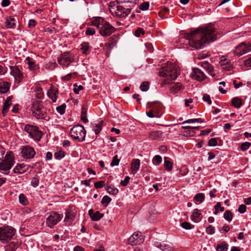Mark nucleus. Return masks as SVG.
Masks as SVG:
<instances>
[{
    "label": "nucleus",
    "mask_w": 251,
    "mask_h": 251,
    "mask_svg": "<svg viewBox=\"0 0 251 251\" xmlns=\"http://www.w3.org/2000/svg\"><path fill=\"white\" fill-rule=\"evenodd\" d=\"M105 185V182L104 181H99L96 182L94 186L96 188L98 189L103 187Z\"/></svg>",
    "instance_id": "13d9d810"
},
{
    "label": "nucleus",
    "mask_w": 251,
    "mask_h": 251,
    "mask_svg": "<svg viewBox=\"0 0 251 251\" xmlns=\"http://www.w3.org/2000/svg\"><path fill=\"white\" fill-rule=\"evenodd\" d=\"M63 218V215H60L57 212H52L47 218L46 224L50 227H53L61 221Z\"/></svg>",
    "instance_id": "9d476101"
},
{
    "label": "nucleus",
    "mask_w": 251,
    "mask_h": 251,
    "mask_svg": "<svg viewBox=\"0 0 251 251\" xmlns=\"http://www.w3.org/2000/svg\"><path fill=\"white\" fill-rule=\"evenodd\" d=\"M17 20L12 17H9L6 19L5 26L7 28H14L15 27Z\"/></svg>",
    "instance_id": "5701e85b"
},
{
    "label": "nucleus",
    "mask_w": 251,
    "mask_h": 251,
    "mask_svg": "<svg viewBox=\"0 0 251 251\" xmlns=\"http://www.w3.org/2000/svg\"><path fill=\"white\" fill-rule=\"evenodd\" d=\"M232 214L229 210H226L224 215V218L228 222L232 220Z\"/></svg>",
    "instance_id": "79ce46f5"
},
{
    "label": "nucleus",
    "mask_w": 251,
    "mask_h": 251,
    "mask_svg": "<svg viewBox=\"0 0 251 251\" xmlns=\"http://www.w3.org/2000/svg\"><path fill=\"white\" fill-rule=\"evenodd\" d=\"M149 138L153 140L160 141L163 139V132L160 130L152 131L149 133Z\"/></svg>",
    "instance_id": "a211bd4d"
},
{
    "label": "nucleus",
    "mask_w": 251,
    "mask_h": 251,
    "mask_svg": "<svg viewBox=\"0 0 251 251\" xmlns=\"http://www.w3.org/2000/svg\"><path fill=\"white\" fill-rule=\"evenodd\" d=\"M182 89V85L179 83H176L172 86L170 88V92L175 94Z\"/></svg>",
    "instance_id": "7c9ffc66"
},
{
    "label": "nucleus",
    "mask_w": 251,
    "mask_h": 251,
    "mask_svg": "<svg viewBox=\"0 0 251 251\" xmlns=\"http://www.w3.org/2000/svg\"><path fill=\"white\" fill-rule=\"evenodd\" d=\"M179 74V70L176 64L168 62L162 67V70L160 72V76L165 77L161 83V86H163L167 84L171 81L175 80Z\"/></svg>",
    "instance_id": "f03ea898"
},
{
    "label": "nucleus",
    "mask_w": 251,
    "mask_h": 251,
    "mask_svg": "<svg viewBox=\"0 0 251 251\" xmlns=\"http://www.w3.org/2000/svg\"><path fill=\"white\" fill-rule=\"evenodd\" d=\"M111 201V199L108 197V196H104L101 200V203L104 205V206H107L108 204Z\"/></svg>",
    "instance_id": "37998d69"
},
{
    "label": "nucleus",
    "mask_w": 251,
    "mask_h": 251,
    "mask_svg": "<svg viewBox=\"0 0 251 251\" xmlns=\"http://www.w3.org/2000/svg\"><path fill=\"white\" fill-rule=\"evenodd\" d=\"M148 108H151L156 118H160L161 116L162 107L161 104L156 101L148 103Z\"/></svg>",
    "instance_id": "4468645a"
},
{
    "label": "nucleus",
    "mask_w": 251,
    "mask_h": 251,
    "mask_svg": "<svg viewBox=\"0 0 251 251\" xmlns=\"http://www.w3.org/2000/svg\"><path fill=\"white\" fill-rule=\"evenodd\" d=\"M130 179V178L129 176H126L124 180L121 181L120 184L123 186H126L128 184Z\"/></svg>",
    "instance_id": "bf43d9fd"
},
{
    "label": "nucleus",
    "mask_w": 251,
    "mask_h": 251,
    "mask_svg": "<svg viewBox=\"0 0 251 251\" xmlns=\"http://www.w3.org/2000/svg\"><path fill=\"white\" fill-rule=\"evenodd\" d=\"M14 162L12 152H7L5 156L4 160L0 162V170L5 171L3 174L7 175L8 174V171L11 168Z\"/></svg>",
    "instance_id": "0eeeda50"
},
{
    "label": "nucleus",
    "mask_w": 251,
    "mask_h": 251,
    "mask_svg": "<svg viewBox=\"0 0 251 251\" xmlns=\"http://www.w3.org/2000/svg\"><path fill=\"white\" fill-rule=\"evenodd\" d=\"M65 104H63L60 106H57L56 107V110L59 113H60L61 115H62L65 113Z\"/></svg>",
    "instance_id": "09e8293b"
},
{
    "label": "nucleus",
    "mask_w": 251,
    "mask_h": 251,
    "mask_svg": "<svg viewBox=\"0 0 251 251\" xmlns=\"http://www.w3.org/2000/svg\"><path fill=\"white\" fill-rule=\"evenodd\" d=\"M107 192L112 195H116L118 193V189L112 186H108L106 188Z\"/></svg>",
    "instance_id": "e433bc0d"
},
{
    "label": "nucleus",
    "mask_w": 251,
    "mask_h": 251,
    "mask_svg": "<svg viewBox=\"0 0 251 251\" xmlns=\"http://www.w3.org/2000/svg\"><path fill=\"white\" fill-rule=\"evenodd\" d=\"M182 227L185 229H190L192 228V226L190 223L184 222L181 224ZM194 226H193V227Z\"/></svg>",
    "instance_id": "680f3d73"
},
{
    "label": "nucleus",
    "mask_w": 251,
    "mask_h": 251,
    "mask_svg": "<svg viewBox=\"0 0 251 251\" xmlns=\"http://www.w3.org/2000/svg\"><path fill=\"white\" fill-rule=\"evenodd\" d=\"M246 211V206L245 205L241 204L239 206L238 211L240 213H244Z\"/></svg>",
    "instance_id": "774afa93"
},
{
    "label": "nucleus",
    "mask_w": 251,
    "mask_h": 251,
    "mask_svg": "<svg viewBox=\"0 0 251 251\" xmlns=\"http://www.w3.org/2000/svg\"><path fill=\"white\" fill-rule=\"evenodd\" d=\"M202 99L204 101L207 102L208 104H211V100L209 95L204 94L203 96Z\"/></svg>",
    "instance_id": "0e129e2a"
},
{
    "label": "nucleus",
    "mask_w": 251,
    "mask_h": 251,
    "mask_svg": "<svg viewBox=\"0 0 251 251\" xmlns=\"http://www.w3.org/2000/svg\"><path fill=\"white\" fill-rule=\"evenodd\" d=\"M81 120L85 123L88 122V120L87 118L86 109L84 107L81 108Z\"/></svg>",
    "instance_id": "f704fd0d"
},
{
    "label": "nucleus",
    "mask_w": 251,
    "mask_h": 251,
    "mask_svg": "<svg viewBox=\"0 0 251 251\" xmlns=\"http://www.w3.org/2000/svg\"><path fill=\"white\" fill-rule=\"evenodd\" d=\"M205 200V195L202 193L196 194L194 197V201L196 204L202 203Z\"/></svg>",
    "instance_id": "bb28decb"
},
{
    "label": "nucleus",
    "mask_w": 251,
    "mask_h": 251,
    "mask_svg": "<svg viewBox=\"0 0 251 251\" xmlns=\"http://www.w3.org/2000/svg\"><path fill=\"white\" fill-rule=\"evenodd\" d=\"M232 104L236 108H239L242 105V100L238 97H234L231 100Z\"/></svg>",
    "instance_id": "c85d7f7f"
},
{
    "label": "nucleus",
    "mask_w": 251,
    "mask_h": 251,
    "mask_svg": "<svg viewBox=\"0 0 251 251\" xmlns=\"http://www.w3.org/2000/svg\"><path fill=\"white\" fill-rule=\"evenodd\" d=\"M15 232V229L10 226L0 227V241L3 244L7 243L11 240Z\"/></svg>",
    "instance_id": "39448f33"
},
{
    "label": "nucleus",
    "mask_w": 251,
    "mask_h": 251,
    "mask_svg": "<svg viewBox=\"0 0 251 251\" xmlns=\"http://www.w3.org/2000/svg\"><path fill=\"white\" fill-rule=\"evenodd\" d=\"M250 51H251V43L247 44L242 43L236 48L234 53L237 55L241 56Z\"/></svg>",
    "instance_id": "f8f14e48"
},
{
    "label": "nucleus",
    "mask_w": 251,
    "mask_h": 251,
    "mask_svg": "<svg viewBox=\"0 0 251 251\" xmlns=\"http://www.w3.org/2000/svg\"><path fill=\"white\" fill-rule=\"evenodd\" d=\"M48 95L52 100L53 102L56 101L57 99V96L54 92L52 91L48 92Z\"/></svg>",
    "instance_id": "4d7b16f0"
},
{
    "label": "nucleus",
    "mask_w": 251,
    "mask_h": 251,
    "mask_svg": "<svg viewBox=\"0 0 251 251\" xmlns=\"http://www.w3.org/2000/svg\"><path fill=\"white\" fill-rule=\"evenodd\" d=\"M220 63L224 70L230 71L232 68L230 62L226 58L221 59Z\"/></svg>",
    "instance_id": "393cba45"
},
{
    "label": "nucleus",
    "mask_w": 251,
    "mask_h": 251,
    "mask_svg": "<svg viewBox=\"0 0 251 251\" xmlns=\"http://www.w3.org/2000/svg\"><path fill=\"white\" fill-rule=\"evenodd\" d=\"M35 97L38 99V100L42 99V98L44 96L42 89L40 87L37 88L35 91Z\"/></svg>",
    "instance_id": "58836bf2"
},
{
    "label": "nucleus",
    "mask_w": 251,
    "mask_h": 251,
    "mask_svg": "<svg viewBox=\"0 0 251 251\" xmlns=\"http://www.w3.org/2000/svg\"><path fill=\"white\" fill-rule=\"evenodd\" d=\"M149 2H143L140 5V9L143 11L147 10L149 9Z\"/></svg>",
    "instance_id": "de8ad7c7"
},
{
    "label": "nucleus",
    "mask_w": 251,
    "mask_h": 251,
    "mask_svg": "<svg viewBox=\"0 0 251 251\" xmlns=\"http://www.w3.org/2000/svg\"><path fill=\"white\" fill-rule=\"evenodd\" d=\"M203 121H202L201 119V118H197V119H189L186 121H185L182 123V124H184L186 123H194L195 122L198 123H202Z\"/></svg>",
    "instance_id": "a18cd8bd"
},
{
    "label": "nucleus",
    "mask_w": 251,
    "mask_h": 251,
    "mask_svg": "<svg viewBox=\"0 0 251 251\" xmlns=\"http://www.w3.org/2000/svg\"><path fill=\"white\" fill-rule=\"evenodd\" d=\"M9 84L6 82L0 83V93L4 94L9 90Z\"/></svg>",
    "instance_id": "2f4dec72"
},
{
    "label": "nucleus",
    "mask_w": 251,
    "mask_h": 251,
    "mask_svg": "<svg viewBox=\"0 0 251 251\" xmlns=\"http://www.w3.org/2000/svg\"><path fill=\"white\" fill-rule=\"evenodd\" d=\"M64 156V152L62 151L56 152L54 153V157L57 159H60L63 158Z\"/></svg>",
    "instance_id": "6e6d98bb"
},
{
    "label": "nucleus",
    "mask_w": 251,
    "mask_h": 251,
    "mask_svg": "<svg viewBox=\"0 0 251 251\" xmlns=\"http://www.w3.org/2000/svg\"><path fill=\"white\" fill-rule=\"evenodd\" d=\"M161 162L162 157L159 155H156L153 158L152 162L154 165L156 166L159 165L161 163Z\"/></svg>",
    "instance_id": "ea45409f"
},
{
    "label": "nucleus",
    "mask_w": 251,
    "mask_h": 251,
    "mask_svg": "<svg viewBox=\"0 0 251 251\" xmlns=\"http://www.w3.org/2000/svg\"><path fill=\"white\" fill-rule=\"evenodd\" d=\"M28 170L27 166L24 164H18L14 168L13 172L15 173H17L19 174H22L27 171Z\"/></svg>",
    "instance_id": "4be33fe9"
},
{
    "label": "nucleus",
    "mask_w": 251,
    "mask_h": 251,
    "mask_svg": "<svg viewBox=\"0 0 251 251\" xmlns=\"http://www.w3.org/2000/svg\"><path fill=\"white\" fill-rule=\"evenodd\" d=\"M70 134L74 139L81 142L85 139L86 130L83 126L78 125L71 129Z\"/></svg>",
    "instance_id": "423d86ee"
},
{
    "label": "nucleus",
    "mask_w": 251,
    "mask_h": 251,
    "mask_svg": "<svg viewBox=\"0 0 251 251\" xmlns=\"http://www.w3.org/2000/svg\"><path fill=\"white\" fill-rule=\"evenodd\" d=\"M11 73L18 82H20L23 79V75L18 68L12 67Z\"/></svg>",
    "instance_id": "f3484780"
},
{
    "label": "nucleus",
    "mask_w": 251,
    "mask_h": 251,
    "mask_svg": "<svg viewBox=\"0 0 251 251\" xmlns=\"http://www.w3.org/2000/svg\"><path fill=\"white\" fill-rule=\"evenodd\" d=\"M144 238L140 232H135L128 239V244L131 246L140 244L144 242Z\"/></svg>",
    "instance_id": "9b49d317"
},
{
    "label": "nucleus",
    "mask_w": 251,
    "mask_h": 251,
    "mask_svg": "<svg viewBox=\"0 0 251 251\" xmlns=\"http://www.w3.org/2000/svg\"><path fill=\"white\" fill-rule=\"evenodd\" d=\"M167 159V157L164 158V167L168 171H170L173 168V163Z\"/></svg>",
    "instance_id": "4c0bfd02"
},
{
    "label": "nucleus",
    "mask_w": 251,
    "mask_h": 251,
    "mask_svg": "<svg viewBox=\"0 0 251 251\" xmlns=\"http://www.w3.org/2000/svg\"><path fill=\"white\" fill-rule=\"evenodd\" d=\"M206 232L209 234H212L215 232V228L211 225H210L206 228Z\"/></svg>",
    "instance_id": "338daca9"
},
{
    "label": "nucleus",
    "mask_w": 251,
    "mask_h": 251,
    "mask_svg": "<svg viewBox=\"0 0 251 251\" xmlns=\"http://www.w3.org/2000/svg\"><path fill=\"white\" fill-rule=\"evenodd\" d=\"M201 67L205 69L208 74L212 76L215 75L213 70V67L207 62H204L201 63Z\"/></svg>",
    "instance_id": "a878e982"
},
{
    "label": "nucleus",
    "mask_w": 251,
    "mask_h": 251,
    "mask_svg": "<svg viewBox=\"0 0 251 251\" xmlns=\"http://www.w3.org/2000/svg\"><path fill=\"white\" fill-rule=\"evenodd\" d=\"M74 92L77 94L79 93V92L80 91L82 90L83 89V87L82 85H79L77 86L76 84H75L74 85Z\"/></svg>",
    "instance_id": "e2e57ef3"
},
{
    "label": "nucleus",
    "mask_w": 251,
    "mask_h": 251,
    "mask_svg": "<svg viewBox=\"0 0 251 251\" xmlns=\"http://www.w3.org/2000/svg\"><path fill=\"white\" fill-rule=\"evenodd\" d=\"M217 141L215 138L210 139L208 141V145L209 146H215L217 145Z\"/></svg>",
    "instance_id": "69168bd1"
},
{
    "label": "nucleus",
    "mask_w": 251,
    "mask_h": 251,
    "mask_svg": "<svg viewBox=\"0 0 251 251\" xmlns=\"http://www.w3.org/2000/svg\"><path fill=\"white\" fill-rule=\"evenodd\" d=\"M103 121H100L98 124H95L93 126V130H94L96 134L100 133L102 129Z\"/></svg>",
    "instance_id": "c756f323"
},
{
    "label": "nucleus",
    "mask_w": 251,
    "mask_h": 251,
    "mask_svg": "<svg viewBox=\"0 0 251 251\" xmlns=\"http://www.w3.org/2000/svg\"><path fill=\"white\" fill-rule=\"evenodd\" d=\"M103 216V214L100 213L99 211H97L91 216V219L93 221H97L100 220Z\"/></svg>",
    "instance_id": "c9c22d12"
},
{
    "label": "nucleus",
    "mask_w": 251,
    "mask_h": 251,
    "mask_svg": "<svg viewBox=\"0 0 251 251\" xmlns=\"http://www.w3.org/2000/svg\"><path fill=\"white\" fill-rule=\"evenodd\" d=\"M18 244L11 242L5 246V251H15L18 248Z\"/></svg>",
    "instance_id": "473e14b6"
},
{
    "label": "nucleus",
    "mask_w": 251,
    "mask_h": 251,
    "mask_svg": "<svg viewBox=\"0 0 251 251\" xmlns=\"http://www.w3.org/2000/svg\"><path fill=\"white\" fill-rule=\"evenodd\" d=\"M120 162V159H118V157L117 155H115L112 159V162H111L110 165L111 166H117L119 165Z\"/></svg>",
    "instance_id": "864d4df0"
},
{
    "label": "nucleus",
    "mask_w": 251,
    "mask_h": 251,
    "mask_svg": "<svg viewBox=\"0 0 251 251\" xmlns=\"http://www.w3.org/2000/svg\"><path fill=\"white\" fill-rule=\"evenodd\" d=\"M26 60L27 61L28 68L31 71H34L38 69V67L35 64L34 61H33L29 57H26Z\"/></svg>",
    "instance_id": "cd10ccee"
},
{
    "label": "nucleus",
    "mask_w": 251,
    "mask_h": 251,
    "mask_svg": "<svg viewBox=\"0 0 251 251\" xmlns=\"http://www.w3.org/2000/svg\"><path fill=\"white\" fill-rule=\"evenodd\" d=\"M130 8H126L122 5H117L116 7H111L110 9L111 14L118 18H125L130 13Z\"/></svg>",
    "instance_id": "6e6552de"
},
{
    "label": "nucleus",
    "mask_w": 251,
    "mask_h": 251,
    "mask_svg": "<svg viewBox=\"0 0 251 251\" xmlns=\"http://www.w3.org/2000/svg\"><path fill=\"white\" fill-rule=\"evenodd\" d=\"M19 199L20 203H21L22 204L25 205L27 204V200L24 194H20L19 197Z\"/></svg>",
    "instance_id": "603ef678"
},
{
    "label": "nucleus",
    "mask_w": 251,
    "mask_h": 251,
    "mask_svg": "<svg viewBox=\"0 0 251 251\" xmlns=\"http://www.w3.org/2000/svg\"><path fill=\"white\" fill-rule=\"evenodd\" d=\"M201 215L200 210L198 209H195L193 211V214L191 216V220L195 222H197V218Z\"/></svg>",
    "instance_id": "72a5a7b5"
},
{
    "label": "nucleus",
    "mask_w": 251,
    "mask_h": 251,
    "mask_svg": "<svg viewBox=\"0 0 251 251\" xmlns=\"http://www.w3.org/2000/svg\"><path fill=\"white\" fill-rule=\"evenodd\" d=\"M195 134V132L192 129H189L184 132V135L186 136H193Z\"/></svg>",
    "instance_id": "5fc2aeb1"
},
{
    "label": "nucleus",
    "mask_w": 251,
    "mask_h": 251,
    "mask_svg": "<svg viewBox=\"0 0 251 251\" xmlns=\"http://www.w3.org/2000/svg\"><path fill=\"white\" fill-rule=\"evenodd\" d=\"M227 246L226 244L223 243L218 245L216 250L217 251H227Z\"/></svg>",
    "instance_id": "a19ab883"
},
{
    "label": "nucleus",
    "mask_w": 251,
    "mask_h": 251,
    "mask_svg": "<svg viewBox=\"0 0 251 251\" xmlns=\"http://www.w3.org/2000/svg\"><path fill=\"white\" fill-rule=\"evenodd\" d=\"M140 89L143 91H147L149 88V83L147 81L142 82L140 85Z\"/></svg>",
    "instance_id": "c03bdc74"
},
{
    "label": "nucleus",
    "mask_w": 251,
    "mask_h": 251,
    "mask_svg": "<svg viewBox=\"0 0 251 251\" xmlns=\"http://www.w3.org/2000/svg\"><path fill=\"white\" fill-rule=\"evenodd\" d=\"M85 32L88 35H93L95 34L96 31L95 28L93 27H88Z\"/></svg>",
    "instance_id": "052dcab7"
},
{
    "label": "nucleus",
    "mask_w": 251,
    "mask_h": 251,
    "mask_svg": "<svg viewBox=\"0 0 251 251\" xmlns=\"http://www.w3.org/2000/svg\"><path fill=\"white\" fill-rule=\"evenodd\" d=\"M155 245L157 248L160 249L162 251H173V247L169 244L162 243H159L156 242Z\"/></svg>",
    "instance_id": "412c9836"
},
{
    "label": "nucleus",
    "mask_w": 251,
    "mask_h": 251,
    "mask_svg": "<svg viewBox=\"0 0 251 251\" xmlns=\"http://www.w3.org/2000/svg\"><path fill=\"white\" fill-rule=\"evenodd\" d=\"M74 60L73 57L69 52H65L58 58V62L63 66H68Z\"/></svg>",
    "instance_id": "ddd939ff"
},
{
    "label": "nucleus",
    "mask_w": 251,
    "mask_h": 251,
    "mask_svg": "<svg viewBox=\"0 0 251 251\" xmlns=\"http://www.w3.org/2000/svg\"><path fill=\"white\" fill-rule=\"evenodd\" d=\"M251 144L250 142H245L241 144V150L242 151H245L248 150L251 146Z\"/></svg>",
    "instance_id": "3c124183"
},
{
    "label": "nucleus",
    "mask_w": 251,
    "mask_h": 251,
    "mask_svg": "<svg viewBox=\"0 0 251 251\" xmlns=\"http://www.w3.org/2000/svg\"><path fill=\"white\" fill-rule=\"evenodd\" d=\"M91 23L99 29L100 34L102 36H109L115 31V28L102 17H95Z\"/></svg>",
    "instance_id": "7ed1b4c3"
},
{
    "label": "nucleus",
    "mask_w": 251,
    "mask_h": 251,
    "mask_svg": "<svg viewBox=\"0 0 251 251\" xmlns=\"http://www.w3.org/2000/svg\"><path fill=\"white\" fill-rule=\"evenodd\" d=\"M184 37L190 47L196 49H201L206 42L216 40L215 28L211 25L185 33Z\"/></svg>",
    "instance_id": "f257e3e1"
},
{
    "label": "nucleus",
    "mask_w": 251,
    "mask_h": 251,
    "mask_svg": "<svg viewBox=\"0 0 251 251\" xmlns=\"http://www.w3.org/2000/svg\"><path fill=\"white\" fill-rule=\"evenodd\" d=\"M191 75L192 78L199 81H202L206 78L203 72L198 68H194Z\"/></svg>",
    "instance_id": "dca6fc26"
},
{
    "label": "nucleus",
    "mask_w": 251,
    "mask_h": 251,
    "mask_svg": "<svg viewBox=\"0 0 251 251\" xmlns=\"http://www.w3.org/2000/svg\"><path fill=\"white\" fill-rule=\"evenodd\" d=\"M25 131L27 132L30 137L35 141H39L43 135L42 132L38 127L29 125H26L24 128Z\"/></svg>",
    "instance_id": "1a4fd4ad"
},
{
    "label": "nucleus",
    "mask_w": 251,
    "mask_h": 251,
    "mask_svg": "<svg viewBox=\"0 0 251 251\" xmlns=\"http://www.w3.org/2000/svg\"><path fill=\"white\" fill-rule=\"evenodd\" d=\"M140 166V161L139 159H133L131 164V172L133 175L136 174L139 170Z\"/></svg>",
    "instance_id": "aec40b11"
},
{
    "label": "nucleus",
    "mask_w": 251,
    "mask_h": 251,
    "mask_svg": "<svg viewBox=\"0 0 251 251\" xmlns=\"http://www.w3.org/2000/svg\"><path fill=\"white\" fill-rule=\"evenodd\" d=\"M42 103V101L40 100H34L32 101V106L30 108L32 115L37 119L49 121L50 118Z\"/></svg>",
    "instance_id": "20e7f679"
},
{
    "label": "nucleus",
    "mask_w": 251,
    "mask_h": 251,
    "mask_svg": "<svg viewBox=\"0 0 251 251\" xmlns=\"http://www.w3.org/2000/svg\"><path fill=\"white\" fill-rule=\"evenodd\" d=\"M21 152L23 157L26 159L32 158L35 155V151L34 148L28 146L24 147Z\"/></svg>",
    "instance_id": "2eb2a0df"
},
{
    "label": "nucleus",
    "mask_w": 251,
    "mask_h": 251,
    "mask_svg": "<svg viewBox=\"0 0 251 251\" xmlns=\"http://www.w3.org/2000/svg\"><path fill=\"white\" fill-rule=\"evenodd\" d=\"M39 178L38 176H35L32 178L31 181V184L33 187H35L39 185Z\"/></svg>",
    "instance_id": "8fccbe9b"
},
{
    "label": "nucleus",
    "mask_w": 251,
    "mask_h": 251,
    "mask_svg": "<svg viewBox=\"0 0 251 251\" xmlns=\"http://www.w3.org/2000/svg\"><path fill=\"white\" fill-rule=\"evenodd\" d=\"M75 214L70 210H67L64 222L66 225H70L75 220Z\"/></svg>",
    "instance_id": "6ab92c4d"
},
{
    "label": "nucleus",
    "mask_w": 251,
    "mask_h": 251,
    "mask_svg": "<svg viewBox=\"0 0 251 251\" xmlns=\"http://www.w3.org/2000/svg\"><path fill=\"white\" fill-rule=\"evenodd\" d=\"M10 105H11V103H6L4 102L3 108H2V112H1L3 116H5V114H6V113L7 112Z\"/></svg>",
    "instance_id": "49530a36"
},
{
    "label": "nucleus",
    "mask_w": 251,
    "mask_h": 251,
    "mask_svg": "<svg viewBox=\"0 0 251 251\" xmlns=\"http://www.w3.org/2000/svg\"><path fill=\"white\" fill-rule=\"evenodd\" d=\"M92 49V47L90 46L89 44L87 42L82 43L80 45V50L81 52L84 54H88L90 53Z\"/></svg>",
    "instance_id": "b1692460"
}]
</instances>
